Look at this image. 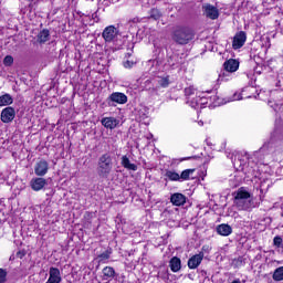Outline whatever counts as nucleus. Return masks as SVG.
I'll return each instance as SVG.
<instances>
[{"mask_svg": "<svg viewBox=\"0 0 283 283\" xmlns=\"http://www.w3.org/2000/svg\"><path fill=\"white\" fill-rule=\"evenodd\" d=\"M273 244L274 247H277V248L282 247V237H275L273 239Z\"/></svg>", "mask_w": 283, "mask_h": 283, "instance_id": "obj_34", "label": "nucleus"}, {"mask_svg": "<svg viewBox=\"0 0 283 283\" xmlns=\"http://www.w3.org/2000/svg\"><path fill=\"white\" fill-rule=\"evenodd\" d=\"M235 158H238V160H240L241 165H244V163H247V160H250V155L248 153H243V158H240V155H238Z\"/></svg>", "mask_w": 283, "mask_h": 283, "instance_id": "obj_33", "label": "nucleus"}, {"mask_svg": "<svg viewBox=\"0 0 283 283\" xmlns=\"http://www.w3.org/2000/svg\"><path fill=\"white\" fill-rule=\"evenodd\" d=\"M112 255V249L106 250L105 252L97 255L99 262H106Z\"/></svg>", "mask_w": 283, "mask_h": 283, "instance_id": "obj_28", "label": "nucleus"}, {"mask_svg": "<svg viewBox=\"0 0 283 283\" xmlns=\"http://www.w3.org/2000/svg\"><path fill=\"white\" fill-rule=\"evenodd\" d=\"M30 187L33 191H43L48 187V179L43 177H35L30 180Z\"/></svg>", "mask_w": 283, "mask_h": 283, "instance_id": "obj_9", "label": "nucleus"}, {"mask_svg": "<svg viewBox=\"0 0 283 283\" xmlns=\"http://www.w3.org/2000/svg\"><path fill=\"white\" fill-rule=\"evenodd\" d=\"M8 279V272L3 269H0V283H6Z\"/></svg>", "mask_w": 283, "mask_h": 283, "instance_id": "obj_32", "label": "nucleus"}, {"mask_svg": "<svg viewBox=\"0 0 283 283\" xmlns=\"http://www.w3.org/2000/svg\"><path fill=\"white\" fill-rule=\"evenodd\" d=\"M13 99L10 94H4L0 96V107H4L6 105H12Z\"/></svg>", "mask_w": 283, "mask_h": 283, "instance_id": "obj_26", "label": "nucleus"}, {"mask_svg": "<svg viewBox=\"0 0 283 283\" xmlns=\"http://www.w3.org/2000/svg\"><path fill=\"white\" fill-rule=\"evenodd\" d=\"M169 83H170L169 75L159 77L158 80V85H160V87H169Z\"/></svg>", "mask_w": 283, "mask_h": 283, "instance_id": "obj_29", "label": "nucleus"}, {"mask_svg": "<svg viewBox=\"0 0 283 283\" xmlns=\"http://www.w3.org/2000/svg\"><path fill=\"white\" fill-rule=\"evenodd\" d=\"M233 205L238 211H253L255 209V203L251 199V192L244 187L233 192Z\"/></svg>", "mask_w": 283, "mask_h": 283, "instance_id": "obj_1", "label": "nucleus"}, {"mask_svg": "<svg viewBox=\"0 0 283 283\" xmlns=\"http://www.w3.org/2000/svg\"><path fill=\"white\" fill-rule=\"evenodd\" d=\"M202 10L205 17H207V19H211L212 21H216V19L220 17V11L218 10V8L213 7V4H203Z\"/></svg>", "mask_w": 283, "mask_h": 283, "instance_id": "obj_8", "label": "nucleus"}, {"mask_svg": "<svg viewBox=\"0 0 283 283\" xmlns=\"http://www.w3.org/2000/svg\"><path fill=\"white\" fill-rule=\"evenodd\" d=\"M169 268L172 271V273H178V271H180V269H182V261H180V258L174 256L169 261Z\"/></svg>", "mask_w": 283, "mask_h": 283, "instance_id": "obj_19", "label": "nucleus"}, {"mask_svg": "<svg viewBox=\"0 0 283 283\" xmlns=\"http://www.w3.org/2000/svg\"><path fill=\"white\" fill-rule=\"evenodd\" d=\"M196 169H186L179 175V182H185L191 179V175H193Z\"/></svg>", "mask_w": 283, "mask_h": 283, "instance_id": "obj_25", "label": "nucleus"}, {"mask_svg": "<svg viewBox=\"0 0 283 283\" xmlns=\"http://www.w3.org/2000/svg\"><path fill=\"white\" fill-rule=\"evenodd\" d=\"M223 70H227L228 72H232V74H233V73L238 72V70H240V62L238 60H233V59L227 60L223 63Z\"/></svg>", "mask_w": 283, "mask_h": 283, "instance_id": "obj_14", "label": "nucleus"}, {"mask_svg": "<svg viewBox=\"0 0 283 283\" xmlns=\"http://www.w3.org/2000/svg\"><path fill=\"white\" fill-rule=\"evenodd\" d=\"M124 67H126V69H132V67H134V62H132V61H126V62H124Z\"/></svg>", "mask_w": 283, "mask_h": 283, "instance_id": "obj_36", "label": "nucleus"}, {"mask_svg": "<svg viewBox=\"0 0 283 283\" xmlns=\"http://www.w3.org/2000/svg\"><path fill=\"white\" fill-rule=\"evenodd\" d=\"M107 101L111 107H116V105H125V103H127V95H125V93L114 92L108 96Z\"/></svg>", "mask_w": 283, "mask_h": 283, "instance_id": "obj_5", "label": "nucleus"}, {"mask_svg": "<svg viewBox=\"0 0 283 283\" xmlns=\"http://www.w3.org/2000/svg\"><path fill=\"white\" fill-rule=\"evenodd\" d=\"M103 273V280L109 281V280H114V277L116 276V270H114V268L112 266H105L102 270Z\"/></svg>", "mask_w": 283, "mask_h": 283, "instance_id": "obj_22", "label": "nucleus"}, {"mask_svg": "<svg viewBox=\"0 0 283 283\" xmlns=\"http://www.w3.org/2000/svg\"><path fill=\"white\" fill-rule=\"evenodd\" d=\"M87 216L90 217V216H92V213H87Z\"/></svg>", "mask_w": 283, "mask_h": 283, "instance_id": "obj_43", "label": "nucleus"}, {"mask_svg": "<svg viewBox=\"0 0 283 283\" xmlns=\"http://www.w3.org/2000/svg\"><path fill=\"white\" fill-rule=\"evenodd\" d=\"M151 19L158 20L160 12L157 9H153L150 13Z\"/></svg>", "mask_w": 283, "mask_h": 283, "instance_id": "obj_35", "label": "nucleus"}, {"mask_svg": "<svg viewBox=\"0 0 283 283\" xmlns=\"http://www.w3.org/2000/svg\"><path fill=\"white\" fill-rule=\"evenodd\" d=\"M101 123L106 129H116L120 120L116 119V117H104Z\"/></svg>", "mask_w": 283, "mask_h": 283, "instance_id": "obj_15", "label": "nucleus"}, {"mask_svg": "<svg viewBox=\"0 0 283 283\" xmlns=\"http://www.w3.org/2000/svg\"><path fill=\"white\" fill-rule=\"evenodd\" d=\"M17 116V111L13 107L8 106L2 109L0 118L2 123H12Z\"/></svg>", "mask_w": 283, "mask_h": 283, "instance_id": "obj_11", "label": "nucleus"}, {"mask_svg": "<svg viewBox=\"0 0 283 283\" xmlns=\"http://www.w3.org/2000/svg\"><path fill=\"white\" fill-rule=\"evenodd\" d=\"M268 43H269L268 48H271V39L269 38H268Z\"/></svg>", "mask_w": 283, "mask_h": 283, "instance_id": "obj_41", "label": "nucleus"}, {"mask_svg": "<svg viewBox=\"0 0 283 283\" xmlns=\"http://www.w3.org/2000/svg\"><path fill=\"white\" fill-rule=\"evenodd\" d=\"M48 41H50V30L43 29L38 34V42H40V43H48Z\"/></svg>", "mask_w": 283, "mask_h": 283, "instance_id": "obj_24", "label": "nucleus"}, {"mask_svg": "<svg viewBox=\"0 0 283 283\" xmlns=\"http://www.w3.org/2000/svg\"><path fill=\"white\" fill-rule=\"evenodd\" d=\"M232 101H242V94H240V93H234V94H233V97H232Z\"/></svg>", "mask_w": 283, "mask_h": 283, "instance_id": "obj_37", "label": "nucleus"}, {"mask_svg": "<svg viewBox=\"0 0 283 283\" xmlns=\"http://www.w3.org/2000/svg\"><path fill=\"white\" fill-rule=\"evenodd\" d=\"M165 178L171 182H180V174H178L176 170L167 169L165 171Z\"/></svg>", "mask_w": 283, "mask_h": 283, "instance_id": "obj_21", "label": "nucleus"}, {"mask_svg": "<svg viewBox=\"0 0 283 283\" xmlns=\"http://www.w3.org/2000/svg\"><path fill=\"white\" fill-rule=\"evenodd\" d=\"M170 202L175 207H182V205H185L187 202V197L180 192H176V193L171 195Z\"/></svg>", "mask_w": 283, "mask_h": 283, "instance_id": "obj_16", "label": "nucleus"}, {"mask_svg": "<svg viewBox=\"0 0 283 283\" xmlns=\"http://www.w3.org/2000/svg\"><path fill=\"white\" fill-rule=\"evenodd\" d=\"M202 260H205V253L200 252L199 254L192 255L188 260V269H198L200 264H202Z\"/></svg>", "mask_w": 283, "mask_h": 283, "instance_id": "obj_13", "label": "nucleus"}, {"mask_svg": "<svg viewBox=\"0 0 283 283\" xmlns=\"http://www.w3.org/2000/svg\"><path fill=\"white\" fill-rule=\"evenodd\" d=\"M48 171H50V164L45 159H40L34 165V174L38 177H42L48 175Z\"/></svg>", "mask_w": 283, "mask_h": 283, "instance_id": "obj_6", "label": "nucleus"}, {"mask_svg": "<svg viewBox=\"0 0 283 283\" xmlns=\"http://www.w3.org/2000/svg\"><path fill=\"white\" fill-rule=\"evenodd\" d=\"M12 63H14V57H12V55H7V56L3 59V64H4L7 67H10V65H12Z\"/></svg>", "mask_w": 283, "mask_h": 283, "instance_id": "obj_30", "label": "nucleus"}, {"mask_svg": "<svg viewBox=\"0 0 283 283\" xmlns=\"http://www.w3.org/2000/svg\"><path fill=\"white\" fill-rule=\"evenodd\" d=\"M102 36L106 43H112L118 36V29L114 25L106 27L102 33Z\"/></svg>", "mask_w": 283, "mask_h": 283, "instance_id": "obj_7", "label": "nucleus"}, {"mask_svg": "<svg viewBox=\"0 0 283 283\" xmlns=\"http://www.w3.org/2000/svg\"><path fill=\"white\" fill-rule=\"evenodd\" d=\"M199 92L196 90V87L193 86H189L187 88H185V94L187 96V101L189 103V105H191V101H196V93Z\"/></svg>", "mask_w": 283, "mask_h": 283, "instance_id": "obj_23", "label": "nucleus"}, {"mask_svg": "<svg viewBox=\"0 0 283 283\" xmlns=\"http://www.w3.org/2000/svg\"><path fill=\"white\" fill-rule=\"evenodd\" d=\"M92 19H93V21H95V23H98V21H101V19H98V13L97 12H94L92 14Z\"/></svg>", "mask_w": 283, "mask_h": 283, "instance_id": "obj_38", "label": "nucleus"}, {"mask_svg": "<svg viewBox=\"0 0 283 283\" xmlns=\"http://www.w3.org/2000/svg\"><path fill=\"white\" fill-rule=\"evenodd\" d=\"M232 283H241L240 280H234Z\"/></svg>", "mask_w": 283, "mask_h": 283, "instance_id": "obj_42", "label": "nucleus"}, {"mask_svg": "<svg viewBox=\"0 0 283 283\" xmlns=\"http://www.w3.org/2000/svg\"><path fill=\"white\" fill-rule=\"evenodd\" d=\"M232 78H233V72L223 69L219 73L218 83H227V81H231Z\"/></svg>", "mask_w": 283, "mask_h": 283, "instance_id": "obj_20", "label": "nucleus"}, {"mask_svg": "<svg viewBox=\"0 0 283 283\" xmlns=\"http://www.w3.org/2000/svg\"><path fill=\"white\" fill-rule=\"evenodd\" d=\"M112 169H114V161L112 158V154L109 153L103 154L97 161V174L99 178H109V174H112Z\"/></svg>", "mask_w": 283, "mask_h": 283, "instance_id": "obj_2", "label": "nucleus"}, {"mask_svg": "<svg viewBox=\"0 0 283 283\" xmlns=\"http://www.w3.org/2000/svg\"><path fill=\"white\" fill-rule=\"evenodd\" d=\"M273 280L275 282H282L283 280V266L277 268L273 273Z\"/></svg>", "mask_w": 283, "mask_h": 283, "instance_id": "obj_27", "label": "nucleus"}, {"mask_svg": "<svg viewBox=\"0 0 283 283\" xmlns=\"http://www.w3.org/2000/svg\"><path fill=\"white\" fill-rule=\"evenodd\" d=\"M269 148V144H264L263 147L260 149V151H264V149Z\"/></svg>", "mask_w": 283, "mask_h": 283, "instance_id": "obj_39", "label": "nucleus"}, {"mask_svg": "<svg viewBox=\"0 0 283 283\" xmlns=\"http://www.w3.org/2000/svg\"><path fill=\"white\" fill-rule=\"evenodd\" d=\"M172 39L179 45H187L193 39V31L187 27L178 28L172 35Z\"/></svg>", "mask_w": 283, "mask_h": 283, "instance_id": "obj_3", "label": "nucleus"}, {"mask_svg": "<svg viewBox=\"0 0 283 283\" xmlns=\"http://www.w3.org/2000/svg\"><path fill=\"white\" fill-rule=\"evenodd\" d=\"M207 94H209V92H197L195 99L190 101V107L193 109H198V107H205V105L209 103V97H207Z\"/></svg>", "mask_w": 283, "mask_h": 283, "instance_id": "obj_4", "label": "nucleus"}, {"mask_svg": "<svg viewBox=\"0 0 283 283\" xmlns=\"http://www.w3.org/2000/svg\"><path fill=\"white\" fill-rule=\"evenodd\" d=\"M63 277L61 276V270L59 268L51 266L49 270V279L45 283H61Z\"/></svg>", "mask_w": 283, "mask_h": 283, "instance_id": "obj_12", "label": "nucleus"}, {"mask_svg": "<svg viewBox=\"0 0 283 283\" xmlns=\"http://www.w3.org/2000/svg\"><path fill=\"white\" fill-rule=\"evenodd\" d=\"M217 233H219V235L228 237L233 233V228L227 223H222L217 227Z\"/></svg>", "mask_w": 283, "mask_h": 283, "instance_id": "obj_18", "label": "nucleus"}, {"mask_svg": "<svg viewBox=\"0 0 283 283\" xmlns=\"http://www.w3.org/2000/svg\"><path fill=\"white\" fill-rule=\"evenodd\" d=\"M90 224H91V222L84 223V227H85L86 229H90Z\"/></svg>", "mask_w": 283, "mask_h": 283, "instance_id": "obj_40", "label": "nucleus"}, {"mask_svg": "<svg viewBox=\"0 0 283 283\" xmlns=\"http://www.w3.org/2000/svg\"><path fill=\"white\" fill-rule=\"evenodd\" d=\"M160 280H169V270H161L158 272Z\"/></svg>", "mask_w": 283, "mask_h": 283, "instance_id": "obj_31", "label": "nucleus"}, {"mask_svg": "<svg viewBox=\"0 0 283 283\" xmlns=\"http://www.w3.org/2000/svg\"><path fill=\"white\" fill-rule=\"evenodd\" d=\"M120 165L122 167H124V169H127L128 171H138V166L136 164H132V160H129V157L127 155L122 156Z\"/></svg>", "mask_w": 283, "mask_h": 283, "instance_id": "obj_17", "label": "nucleus"}, {"mask_svg": "<svg viewBox=\"0 0 283 283\" xmlns=\"http://www.w3.org/2000/svg\"><path fill=\"white\" fill-rule=\"evenodd\" d=\"M244 43H247V32L244 31L237 32L232 41L233 50H240V48L244 46Z\"/></svg>", "mask_w": 283, "mask_h": 283, "instance_id": "obj_10", "label": "nucleus"}]
</instances>
